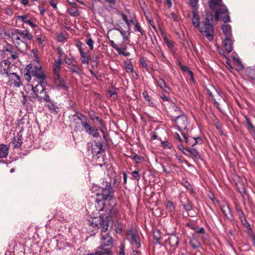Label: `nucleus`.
Listing matches in <instances>:
<instances>
[{
    "mask_svg": "<svg viewBox=\"0 0 255 255\" xmlns=\"http://www.w3.org/2000/svg\"><path fill=\"white\" fill-rule=\"evenodd\" d=\"M233 42L230 37H226L224 41V45L228 53H230L233 50Z\"/></svg>",
    "mask_w": 255,
    "mask_h": 255,
    "instance_id": "a211bd4d",
    "label": "nucleus"
},
{
    "mask_svg": "<svg viewBox=\"0 0 255 255\" xmlns=\"http://www.w3.org/2000/svg\"><path fill=\"white\" fill-rule=\"evenodd\" d=\"M82 45H83L82 43L80 41H79L76 44V46L78 48V51L79 52H81L82 51H84V49L82 47Z\"/></svg>",
    "mask_w": 255,
    "mask_h": 255,
    "instance_id": "338daca9",
    "label": "nucleus"
},
{
    "mask_svg": "<svg viewBox=\"0 0 255 255\" xmlns=\"http://www.w3.org/2000/svg\"><path fill=\"white\" fill-rule=\"evenodd\" d=\"M109 96L114 100L117 98L116 92L114 90H109L108 92Z\"/></svg>",
    "mask_w": 255,
    "mask_h": 255,
    "instance_id": "37998d69",
    "label": "nucleus"
},
{
    "mask_svg": "<svg viewBox=\"0 0 255 255\" xmlns=\"http://www.w3.org/2000/svg\"><path fill=\"white\" fill-rule=\"evenodd\" d=\"M168 241L171 246H177L179 242L178 237L175 235H171L168 238Z\"/></svg>",
    "mask_w": 255,
    "mask_h": 255,
    "instance_id": "bb28decb",
    "label": "nucleus"
},
{
    "mask_svg": "<svg viewBox=\"0 0 255 255\" xmlns=\"http://www.w3.org/2000/svg\"><path fill=\"white\" fill-rule=\"evenodd\" d=\"M183 207L184 209L187 211H190L192 209V206L190 202H188L186 204L184 205Z\"/></svg>",
    "mask_w": 255,
    "mask_h": 255,
    "instance_id": "13d9d810",
    "label": "nucleus"
},
{
    "mask_svg": "<svg viewBox=\"0 0 255 255\" xmlns=\"http://www.w3.org/2000/svg\"><path fill=\"white\" fill-rule=\"evenodd\" d=\"M142 96L144 98V99L147 101H148V102H150V98H149V96L147 93V92L146 91H144L143 93H142Z\"/></svg>",
    "mask_w": 255,
    "mask_h": 255,
    "instance_id": "69168bd1",
    "label": "nucleus"
},
{
    "mask_svg": "<svg viewBox=\"0 0 255 255\" xmlns=\"http://www.w3.org/2000/svg\"><path fill=\"white\" fill-rule=\"evenodd\" d=\"M245 74L252 82L255 83V65L246 68Z\"/></svg>",
    "mask_w": 255,
    "mask_h": 255,
    "instance_id": "4468645a",
    "label": "nucleus"
},
{
    "mask_svg": "<svg viewBox=\"0 0 255 255\" xmlns=\"http://www.w3.org/2000/svg\"><path fill=\"white\" fill-rule=\"evenodd\" d=\"M99 224L102 232L104 233L101 234L100 246L99 247L104 248L110 247L111 248V249H112V247L113 246V238H112V237H111L109 233H106V232L108 230V229L106 231H103L102 230V229L101 227L100 223Z\"/></svg>",
    "mask_w": 255,
    "mask_h": 255,
    "instance_id": "39448f33",
    "label": "nucleus"
},
{
    "mask_svg": "<svg viewBox=\"0 0 255 255\" xmlns=\"http://www.w3.org/2000/svg\"><path fill=\"white\" fill-rule=\"evenodd\" d=\"M233 61L234 64L240 69H242L243 68V65L242 63V62L238 58L233 57Z\"/></svg>",
    "mask_w": 255,
    "mask_h": 255,
    "instance_id": "ea45409f",
    "label": "nucleus"
},
{
    "mask_svg": "<svg viewBox=\"0 0 255 255\" xmlns=\"http://www.w3.org/2000/svg\"><path fill=\"white\" fill-rule=\"evenodd\" d=\"M22 137L21 135H17L12 140V143L15 148H19L22 144Z\"/></svg>",
    "mask_w": 255,
    "mask_h": 255,
    "instance_id": "412c9836",
    "label": "nucleus"
},
{
    "mask_svg": "<svg viewBox=\"0 0 255 255\" xmlns=\"http://www.w3.org/2000/svg\"><path fill=\"white\" fill-rule=\"evenodd\" d=\"M15 31L21 37L22 40L26 42V40H31L33 39V36L32 34L28 30H22L20 29H16Z\"/></svg>",
    "mask_w": 255,
    "mask_h": 255,
    "instance_id": "f8f14e48",
    "label": "nucleus"
},
{
    "mask_svg": "<svg viewBox=\"0 0 255 255\" xmlns=\"http://www.w3.org/2000/svg\"><path fill=\"white\" fill-rule=\"evenodd\" d=\"M223 32L226 37L232 36L231 26L228 24H224L222 27Z\"/></svg>",
    "mask_w": 255,
    "mask_h": 255,
    "instance_id": "a878e982",
    "label": "nucleus"
},
{
    "mask_svg": "<svg viewBox=\"0 0 255 255\" xmlns=\"http://www.w3.org/2000/svg\"><path fill=\"white\" fill-rule=\"evenodd\" d=\"M115 30L120 32L121 35L123 36L124 41L128 40V37L126 36V32L121 28H115Z\"/></svg>",
    "mask_w": 255,
    "mask_h": 255,
    "instance_id": "09e8293b",
    "label": "nucleus"
},
{
    "mask_svg": "<svg viewBox=\"0 0 255 255\" xmlns=\"http://www.w3.org/2000/svg\"><path fill=\"white\" fill-rule=\"evenodd\" d=\"M126 71L128 73H131L133 72V67L131 64H128L126 67Z\"/></svg>",
    "mask_w": 255,
    "mask_h": 255,
    "instance_id": "0e129e2a",
    "label": "nucleus"
},
{
    "mask_svg": "<svg viewBox=\"0 0 255 255\" xmlns=\"http://www.w3.org/2000/svg\"><path fill=\"white\" fill-rule=\"evenodd\" d=\"M58 59L57 61H56V62H59L60 63H62V60L63 56L64 55L63 51L61 48L58 47Z\"/></svg>",
    "mask_w": 255,
    "mask_h": 255,
    "instance_id": "79ce46f5",
    "label": "nucleus"
},
{
    "mask_svg": "<svg viewBox=\"0 0 255 255\" xmlns=\"http://www.w3.org/2000/svg\"><path fill=\"white\" fill-rule=\"evenodd\" d=\"M93 191L98 197L96 200L95 208L99 212L105 211L107 214L100 216V224L103 231L108 229L110 222L109 217L115 215L116 212L115 207L116 200L113 196V188L109 183H107L105 187L95 186Z\"/></svg>",
    "mask_w": 255,
    "mask_h": 255,
    "instance_id": "f257e3e1",
    "label": "nucleus"
},
{
    "mask_svg": "<svg viewBox=\"0 0 255 255\" xmlns=\"http://www.w3.org/2000/svg\"><path fill=\"white\" fill-rule=\"evenodd\" d=\"M82 119L85 120L86 121L87 120V118L82 114L80 113L78 115H73L72 118V122L71 124L72 126H73L74 125H76L77 124L81 123L82 124V123H84V122H83Z\"/></svg>",
    "mask_w": 255,
    "mask_h": 255,
    "instance_id": "2eb2a0df",
    "label": "nucleus"
},
{
    "mask_svg": "<svg viewBox=\"0 0 255 255\" xmlns=\"http://www.w3.org/2000/svg\"><path fill=\"white\" fill-rule=\"evenodd\" d=\"M50 5L55 9L57 10V1L54 0H48Z\"/></svg>",
    "mask_w": 255,
    "mask_h": 255,
    "instance_id": "3c124183",
    "label": "nucleus"
},
{
    "mask_svg": "<svg viewBox=\"0 0 255 255\" xmlns=\"http://www.w3.org/2000/svg\"><path fill=\"white\" fill-rule=\"evenodd\" d=\"M153 236L154 239L157 241V243L159 242L160 240V236L158 231H155L153 232Z\"/></svg>",
    "mask_w": 255,
    "mask_h": 255,
    "instance_id": "6e6d98bb",
    "label": "nucleus"
},
{
    "mask_svg": "<svg viewBox=\"0 0 255 255\" xmlns=\"http://www.w3.org/2000/svg\"><path fill=\"white\" fill-rule=\"evenodd\" d=\"M183 136H184V138L187 143H188L189 144H191L192 146H194L195 144L201 143L202 140L200 137H197V138H191V139L189 140V141L188 140V138L186 136L185 133H182Z\"/></svg>",
    "mask_w": 255,
    "mask_h": 255,
    "instance_id": "6ab92c4d",
    "label": "nucleus"
},
{
    "mask_svg": "<svg viewBox=\"0 0 255 255\" xmlns=\"http://www.w3.org/2000/svg\"><path fill=\"white\" fill-rule=\"evenodd\" d=\"M38 83H39L35 85L34 87L31 85L28 86L31 87L32 92L34 93V96H31L32 98H37V97L38 96V95H39L40 92L43 91V87H44L47 84V83L45 81H39Z\"/></svg>",
    "mask_w": 255,
    "mask_h": 255,
    "instance_id": "9b49d317",
    "label": "nucleus"
},
{
    "mask_svg": "<svg viewBox=\"0 0 255 255\" xmlns=\"http://www.w3.org/2000/svg\"><path fill=\"white\" fill-rule=\"evenodd\" d=\"M192 22L194 26L198 29L201 25L200 22V17L199 15L195 11H194L193 13Z\"/></svg>",
    "mask_w": 255,
    "mask_h": 255,
    "instance_id": "5701e85b",
    "label": "nucleus"
},
{
    "mask_svg": "<svg viewBox=\"0 0 255 255\" xmlns=\"http://www.w3.org/2000/svg\"><path fill=\"white\" fill-rule=\"evenodd\" d=\"M6 77H8V82L11 86L19 87L21 85L20 77L12 70Z\"/></svg>",
    "mask_w": 255,
    "mask_h": 255,
    "instance_id": "6e6552de",
    "label": "nucleus"
},
{
    "mask_svg": "<svg viewBox=\"0 0 255 255\" xmlns=\"http://www.w3.org/2000/svg\"><path fill=\"white\" fill-rule=\"evenodd\" d=\"M4 51L11 52L12 50H14L13 46L8 43H6L3 47Z\"/></svg>",
    "mask_w": 255,
    "mask_h": 255,
    "instance_id": "a19ab883",
    "label": "nucleus"
},
{
    "mask_svg": "<svg viewBox=\"0 0 255 255\" xmlns=\"http://www.w3.org/2000/svg\"><path fill=\"white\" fill-rule=\"evenodd\" d=\"M54 83L57 86L61 87L66 89H67V87L66 86L65 80L61 78L60 76L58 78L57 77L54 78Z\"/></svg>",
    "mask_w": 255,
    "mask_h": 255,
    "instance_id": "c85d7f7f",
    "label": "nucleus"
},
{
    "mask_svg": "<svg viewBox=\"0 0 255 255\" xmlns=\"http://www.w3.org/2000/svg\"><path fill=\"white\" fill-rule=\"evenodd\" d=\"M86 43L89 46L91 50H93L94 42L91 38L90 34H88L87 35V40L86 41Z\"/></svg>",
    "mask_w": 255,
    "mask_h": 255,
    "instance_id": "72a5a7b5",
    "label": "nucleus"
},
{
    "mask_svg": "<svg viewBox=\"0 0 255 255\" xmlns=\"http://www.w3.org/2000/svg\"><path fill=\"white\" fill-rule=\"evenodd\" d=\"M120 250L117 255H125V245L122 243L120 246Z\"/></svg>",
    "mask_w": 255,
    "mask_h": 255,
    "instance_id": "de8ad7c7",
    "label": "nucleus"
},
{
    "mask_svg": "<svg viewBox=\"0 0 255 255\" xmlns=\"http://www.w3.org/2000/svg\"><path fill=\"white\" fill-rule=\"evenodd\" d=\"M201 33L205 36L209 41L213 40L214 38V30L212 24L208 18L206 21L202 22L198 28Z\"/></svg>",
    "mask_w": 255,
    "mask_h": 255,
    "instance_id": "20e7f679",
    "label": "nucleus"
},
{
    "mask_svg": "<svg viewBox=\"0 0 255 255\" xmlns=\"http://www.w3.org/2000/svg\"><path fill=\"white\" fill-rule=\"evenodd\" d=\"M4 12L8 16H11L13 14L12 9L8 7L4 9Z\"/></svg>",
    "mask_w": 255,
    "mask_h": 255,
    "instance_id": "e2e57ef3",
    "label": "nucleus"
},
{
    "mask_svg": "<svg viewBox=\"0 0 255 255\" xmlns=\"http://www.w3.org/2000/svg\"><path fill=\"white\" fill-rule=\"evenodd\" d=\"M14 18L17 20H19L20 22L25 23V22L29 19V15L27 14H23L22 15H16L14 17Z\"/></svg>",
    "mask_w": 255,
    "mask_h": 255,
    "instance_id": "f704fd0d",
    "label": "nucleus"
},
{
    "mask_svg": "<svg viewBox=\"0 0 255 255\" xmlns=\"http://www.w3.org/2000/svg\"><path fill=\"white\" fill-rule=\"evenodd\" d=\"M26 73L24 76L27 81L31 80V76L36 77L39 81H44L46 79V75L39 64L30 63L26 67Z\"/></svg>",
    "mask_w": 255,
    "mask_h": 255,
    "instance_id": "7ed1b4c3",
    "label": "nucleus"
},
{
    "mask_svg": "<svg viewBox=\"0 0 255 255\" xmlns=\"http://www.w3.org/2000/svg\"><path fill=\"white\" fill-rule=\"evenodd\" d=\"M132 176L134 177L137 180H139L140 179V176L139 175L138 171H133L131 173Z\"/></svg>",
    "mask_w": 255,
    "mask_h": 255,
    "instance_id": "680f3d73",
    "label": "nucleus"
},
{
    "mask_svg": "<svg viewBox=\"0 0 255 255\" xmlns=\"http://www.w3.org/2000/svg\"><path fill=\"white\" fill-rule=\"evenodd\" d=\"M26 24H28L30 25L31 27L34 28L37 26V25L35 23L33 22V21L29 18V19L25 22Z\"/></svg>",
    "mask_w": 255,
    "mask_h": 255,
    "instance_id": "5fc2aeb1",
    "label": "nucleus"
},
{
    "mask_svg": "<svg viewBox=\"0 0 255 255\" xmlns=\"http://www.w3.org/2000/svg\"><path fill=\"white\" fill-rule=\"evenodd\" d=\"M69 13L72 16H76L79 14V11L77 8H74V9H71L69 11Z\"/></svg>",
    "mask_w": 255,
    "mask_h": 255,
    "instance_id": "4d7b16f0",
    "label": "nucleus"
},
{
    "mask_svg": "<svg viewBox=\"0 0 255 255\" xmlns=\"http://www.w3.org/2000/svg\"><path fill=\"white\" fill-rule=\"evenodd\" d=\"M118 15H121L123 19V20L126 23L127 25L129 27V22H133V17L130 16V19H128L127 15L124 14L123 12L118 11L117 12Z\"/></svg>",
    "mask_w": 255,
    "mask_h": 255,
    "instance_id": "7c9ffc66",
    "label": "nucleus"
},
{
    "mask_svg": "<svg viewBox=\"0 0 255 255\" xmlns=\"http://www.w3.org/2000/svg\"><path fill=\"white\" fill-rule=\"evenodd\" d=\"M11 38L13 42L16 45L17 48L20 51H24L27 48L26 42L22 40L21 37L18 34L17 31L11 33Z\"/></svg>",
    "mask_w": 255,
    "mask_h": 255,
    "instance_id": "0eeeda50",
    "label": "nucleus"
},
{
    "mask_svg": "<svg viewBox=\"0 0 255 255\" xmlns=\"http://www.w3.org/2000/svg\"><path fill=\"white\" fill-rule=\"evenodd\" d=\"M187 151L191 154L196 158H199L200 155L197 150L193 147H190L187 149Z\"/></svg>",
    "mask_w": 255,
    "mask_h": 255,
    "instance_id": "473e14b6",
    "label": "nucleus"
},
{
    "mask_svg": "<svg viewBox=\"0 0 255 255\" xmlns=\"http://www.w3.org/2000/svg\"><path fill=\"white\" fill-rule=\"evenodd\" d=\"M37 99L40 102H41L42 101L45 102L49 101L50 97L47 94L44 87H43V91H41L40 92V94L39 95H38V96L37 97Z\"/></svg>",
    "mask_w": 255,
    "mask_h": 255,
    "instance_id": "aec40b11",
    "label": "nucleus"
},
{
    "mask_svg": "<svg viewBox=\"0 0 255 255\" xmlns=\"http://www.w3.org/2000/svg\"><path fill=\"white\" fill-rule=\"evenodd\" d=\"M133 159L135 161L136 163H140L142 161V157L137 154H135L133 156Z\"/></svg>",
    "mask_w": 255,
    "mask_h": 255,
    "instance_id": "864d4df0",
    "label": "nucleus"
},
{
    "mask_svg": "<svg viewBox=\"0 0 255 255\" xmlns=\"http://www.w3.org/2000/svg\"><path fill=\"white\" fill-rule=\"evenodd\" d=\"M82 126L85 132L89 135H92L94 137H98L100 136L98 129L95 127L91 126L87 121L82 123Z\"/></svg>",
    "mask_w": 255,
    "mask_h": 255,
    "instance_id": "9d476101",
    "label": "nucleus"
},
{
    "mask_svg": "<svg viewBox=\"0 0 255 255\" xmlns=\"http://www.w3.org/2000/svg\"><path fill=\"white\" fill-rule=\"evenodd\" d=\"M13 65L7 60H3L0 62V74L6 76L12 71Z\"/></svg>",
    "mask_w": 255,
    "mask_h": 255,
    "instance_id": "1a4fd4ad",
    "label": "nucleus"
},
{
    "mask_svg": "<svg viewBox=\"0 0 255 255\" xmlns=\"http://www.w3.org/2000/svg\"><path fill=\"white\" fill-rule=\"evenodd\" d=\"M127 235L128 238L131 240L137 235L136 232L134 229H130L127 231Z\"/></svg>",
    "mask_w": 255,
    "mask_h": 255,
    "instance_id": "e433bc0d",
    "label": "nucleus"
},
{
    "mask_svg": "<svg viewBox=\"0 0 255 255\" xmlns=\"http://www.w3.org/2000/svg\"><path fill=\"white\" fill-rule=\"evenodd\" d=\"M170 15H171V16H170L171 18L173 21H178V16L176 14L174 13L173 12H171V14H170Z\"/></svg>",
    "mask_w": 255,
    "mask_h": 255,
    "instance_id": "774afa93",
    "label": "nucleus"
},
{
    "mask_svg": "<svg viewBox=\"0 0 255 255\" xmlns=\"http://www.w3.org/2000/svg\"><path fill=\"white\" fill-rule=\"evenodd\" d=\"M61 63L59 62H55L53 67L54 78L60 77L59 72L61 69Z\"/></svg>",
    "mask_w": 255,
    "mask_h": 255,
    "instance_id": "cd10ccee",
    "label": "nucleus"
},
{
    "mask_svg": "<svg viewBox=\"0 0 255 255\" xmlns=\"http://www.w3.org/2000/svg\"><path fill=\"white\" fill-rule=\"evenodd\" d=\"M103 150V144L102 142L96 143L92 146V151L93 154H98Z\"/></svg>",
    "mask_w": 255,
    "mask_h": 255,
    "instance_id": "4be33fe9",
    "label": "nucleus"
},
{
    "mask_svg": "<svg viewBox=\"0 0 255 255\" xmlns=\"http://www.w3.org/2000/svg\"><path fill=\"white\" fill-rule=\"evenodd\" d=\"M156 82L157 85L163 91H165L166 89H169L163 79L161 78L157 79Z\"/></svg>",
    "mask_w": 255,
    "mask_h": 255,
    "instance_id": "2f4dec72",
    "label": "nucleus"
},
{
    "mask_svg": "<svg viewBox=\"0 0 255 255\" xmlns=\"http://www.w3.org/2000/svg\"><path fill=\"white\" fill-rule=\"evenodd\" d=\"M131 243L133 246V248L138 249L140 247V241L138 235L131 240Z\"/></svg>",
    "mask_w": 255,
    "mask_h": 255,
    "instance_id": "c756f323",
    "label": "nucleus"
},
{
    "mask_svg": "<svg viewBox=\"0 0 255 255\" xmlns=\"http://www.w3.org/2000/svg\"><path fill=\"white\" fill-rule=\"evenodd\" d=\"M90 119L93 122H94L95 121H97L101 127H103V122L99 117L95 116L94 114H90Z\"/></svg>",
    "mask_w": 255,
    "mask_h": 255,
    "instance_id": "58836bf2",
    "label": "nucleus"
},
{
    "mask_svg": "<svg viewBox=\"0 0 255 255\" xmlns=\"http://www.w3.org/2000/svg\"><path fill=\"white\" fill-rule=\"evenodd\" d=\"M46 102L47 103L46 104L45 106L48 108L49 111L52 113H53V112L56 113V106L53 103H52L51 102L50 100H49V101H48Z\"/></svg>",
    "mask_w": 255,
    "mask_h": 255,
    "instance_id": "c9c22d12",
    "label": "nucleus"
},
{
    "mask_svg": "<svg viewBox=\"0 0 255 255\" xmlns=\"http://www.w3.org/2000/svg\"><path fill=\"white\" fill-rule=\"evenodd\" d=\"M171 108L174 111L176 112H178L180 113L181 114H183V113L182 111L181 110V109L179 107L175 105V104H173L172 105Z\"/></svg>",
    "mask_w": 255,
    "mask_h": 255,
    "instance_id": "603ef678",
    "label": "nucleus"
},
{
    "mask_svg": "<svg viewBox=\"0 0 255 255\" xmlns=\"http://www.w3.org/2000/svg\"><path fill=\"white\" fill-rule=\"evenodd\" d=\"M93 253H95L96 255H113L112 249L110 247H98L97 248V251Z\"/></svg>",
    "mask_w": 255,
    "mask_h": 255,
    "instance_id": "ddd939ff",
    "label": "nucleus"
},
{
    "mask_svg": "<svg viewBox=\"0 0 255 255\" xmlns=\"http://www.w3.org/2000/svg\"><path fill=\"white\" fill-rule=\"evenodd\" d=\"M167 209L171 213H173L175 210V207L173 203L171 201H168L166 205Z\"/></svg>",
    "mask_w": 255,
    "mask_h": 255,
    "instance_id": "4c0bfd02",
    "label": "nucleus"
},
{
    "mask_svg": "<svg viewBox=\"0 0 255 255\" xmlns=\"http://www.w3.org/2000/svg\"><path fill=\"white\" fill-rule=\"evenodd\" d=\"M221 210L225 217L230 220L234 218L231 209L227 205H223L221 206Z\"/></svg>",
    "mask_w": 255,
    "mask_h": 255,
    "instance_id": "dca6fc26",
    "label": "nucleus"
},
{
    "mask_svg": "<svg viewBox=\"0 0 255 255\" xmlns=\"http://www.w3.org/2000/svg\"><path fill=\"white\" fill-rule=\"evenodd\" d=\"M9 148L4 144H0V158L6 157L8 153Z\"/></svg>",
    "mask_w": 255,
    "mask_h": 255,
    "instance_id": "393cba45",
    "label": "nucleus"
},
{
    "mask_svg": "<svg viewBox=\"0 0 255 255\" xmlns=\"http://www.w3.org/2000/svg\"><path fill=\"white\" fill-rule=\"evenodd\" d=\"M162 38L167 46L168 48L172 53L175 52L176 50L174 48V42L173 41L169 40L165 34H162Z\"/></svg>",
    "mask_w": 255,
    "mask_h": 255,
    "instance_id": "f3484780",
    "label": "nucleus"
},
{
    "mask_svg": "<svg viewBox=\"0 0 255 255\" xmlns=\"http://www.w3.org/2000/svg\"><path fill=\"white\" fill-rule=\"evenodd\" d=\"M69 69H70V72L72 73H75L77 75H79V72L77 71V70H76V67L74 65H72L70 67H69Z\"/></svg>",
    "mask_w": 255,
    "mask_h": 255,
    "instance_id": "bf43d9fd",
    "label": "nucleus"
},
{
    "mask_svg": "<svg viewBox=\"0 0 255 255\" xmlns=\"http://www.w3.org/2000/svg\"><path fill=\"white\" fill-rule=\"evenodd\" d=\"M237 211L238 212L240 220H242L246 218L243 211L241 209L237 208Z\"/></svg>",
    "mask_w": 255,
    "mask_h": 255,
    "instance_id": "8fccbe9b",
    "label": "nucleus"
},
{
    "mask_svg": "<svg viewBox=\"0 0 255 255\" xmlns=\"http://www.w3.org/2000/svg\"><path fill=\"white\" fill-rule=\"evenodd\" d=\"M209 2L211 8H217L215 13L216 20L221 18L224 22L230 21L228 9L225 5L222 4V0H209Z\"/></svg>",
    "mask_w": 255,
    "mask_h": 255,
    "instance_id": "f03ea898",
    "label": "nucleus"
},
{
    "mask_svg": "<svg viewBox=\"0 0 255 255\" xmlns=\"http://www.w3.org/2000/svg\"><path fill=\"white\" fill-rule=\"evenodd\" d=\"M96 220V218H92L91 221H89V224L90 226H92L93 227H97L98 224L97 223V222L95 221Z\"/></svg>",
    "mask_w": 255,
    "mask_h": 255,
    "instance_id": "052dcab7",
    "label": "nucleus"
},
{
    "mask_svg": "<svg viewBox=\"0 0 255 255\" xmlns=\"http://www.w3.org/2000/svg\"><path fill=\"white\" fill-rule=\"evenodd\" d=\"M174 122L179 131H181L182 129H186L189 125L187 118L184 114H181L178 116L174 119Z\"/></svg>",
    "mask_w": 255,
    "mask_h": 255,
    "instance_id": "423d86ee",
    "label": "nucleus"
},
{
    "mask_svg": "<svg viewBox=\"0 0 255 255\" xmlns=\"http://www.w3.org/2000/svg\"><path fill=\"white\" fill-rule=\"evenodd\" d=\"M9 53L10 54V57L12 60H15L19 57V54L14 50H12L11 52Z\"/></svg>",
    "mask_w": 255,
    "mask_h": 255,
    "instance_id": "49530a36",
    "label": "nucleus"
},
{
    "mask_svg": "<svg viewBox=\"0 0 255 255\" xmlns=\"http://www.w3.org/2000/svg\"><path fill=\"white\" fill-rule=\"evenodd\" d=\"M80 59L83 64L88 65L89 63L90 56L88 54L85 52L84 50L80 52Z\"/></svg>",
    "mask_w": 255,
    "mask_h": 255,
    "instance_id": "b1692460",
    "label": "nucleus"
},
{
    "mask_svg": "<svg viewBox=\"0 0 255 255\" xmlns=\"http://www.w3.org/2000/svg\"><path fill=\"white\" fill-rule=\"evenodd\" d=\"M162 146L164 148L171 149L172 147L171 144L166 141H163L161 142Z\"/></svg>",
    "mask_w": 255,
    "mask_h": 255,
    "instance_id": "a18cd8bd",
    "label": "nucleus"
},
{
    "mask_svg": "<svg viewBox=\"0 0 255 255\" xmlns=\"http://www.w3.org/2000/svg\"><path fill=\"white\" fill-rule=\"evenodd\" d=\"M133 29L135 31L139 32L141 35H143L144 34V31L142 30V28L140 27L138 23H136L135 24Z\"/></svg>",
    "mask_w": 255,
    "mask_h": 255,
    "instance_id": "c03bdc74",
    "label": "nucleus"
}]
</instances>
